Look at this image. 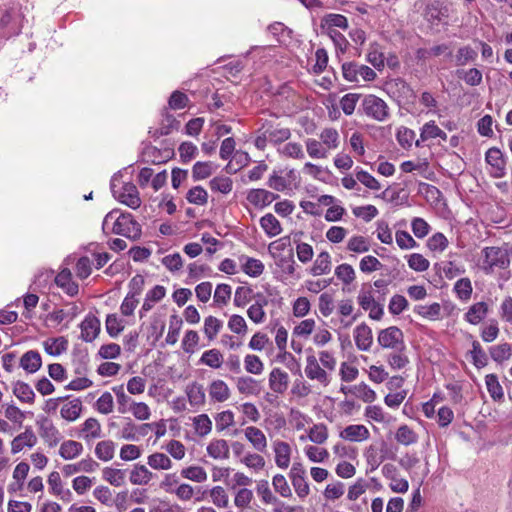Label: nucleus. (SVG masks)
<instances>
[{
    "label": "nucleus",
    "mask_w": 512,
    "mask_h": 512,
    "mask_svg": "<svg viewBox=\"0 0 512 512\" xmlns=\"http://www.w3.org/2000/svg\"><path fill=\"white\" fill-rule=\"evenodd\" d=\"M275 453V464L281 469L289 467L291 459V447L287 442L276 440L273 443Z\"/></svg>",
    "instance_id": "obj_17"
},
{
    "label": "nucleus",
    "mask_w": 512,
    "mask_h": 512,
    "mask_svg": "<svg viewBox=\"0 0 512 512\" xmlns=\"http://www.w3.org/2000/svg\"><path fill=\"white\" fill-rule=\"evenodd\" d=\"M453 290L461 301H468L473 292L471 280L467 277L457 280Z\"/></svg>",
    "instance_id": "obj_46"
},
{
    "label": "nucleus",
    "mask_w": 512,
    "mask_h": 512,
    "mask_svg": "<svg viewBox=\"0 0 512 512\" xmlns=\"http://www.w3.org/2000/svg\"><path fill=\"white\" fill-rule=\"evenodd\" d=\"M242 262V270L250 277H258L264 271V264L259 259L242 255L240 258Z\"/></svg>",
    "instance_id": "obj_28"
},
{
    "label": "nucleus",
    "mask_w": 512,
    "mask_h": 512,
    "mask_svg": "<svg viewBox=\"0 0 512 512\" xmlns=\"http://www.w3.org/2000/svg\"><path fill=\"white\" fill-rule=\"evenodd\" d=\"M321 27L326 29V32L336 30L335 27L346 30L348 28V20L344 15L330 13L322 19Z\"/></svg>",
    "instance_id": "obj_34"
},
{
    "label": "nucleus",
    "mask_w": 512,
    "mask_h": 512,
    "mask_svg": "<svg viewBox=\"0 0 512 512\" xmlns=\"http://www.w3.org/2000/svg\"><path fill=\"white\" fill-rule=\"evenodd\" d=\"M269 388L276 394H284L289 386V375L281 368H273L269 374Z\"/></svg>",
    "instance_id": "obj_10"
},
{
    "label": "nucleus",
    "mask_w": 512,
    "mask_h": 512,
    "mask_svg": "<svg viewBox=\"0 0 512 512\" xmlns=\"http://www.w3.org/2000/svg\"><path fill=\"white\" fill-rule=\"evenodd\" d=\"M440 133V128L435 124L434 121L427 122L421 129L420 139L415 141L417 147L421 146V142H425L429 139L437 138Z\"/></svg>",
    "instance_id": "obj_58"
},
{
    "label": "nucleus",
    "mask_w": 512,
    "mask_h": 512,
    "mask_svg": "<svg viewBox=\"0 0 512 512\" xmlns=\"http://www.w3.org/2000/svg\"><path fill=\"white\" fill-rule=\"evenodd\" d=\"M118 181L119 178L117 176H113L111 179L110 186L114 197L131 209L139 208L141 205V198L136 185L132 182L125 183L118 191L116 190Z\"/></svg>",
    "instance_id": "obj_3"
},
{
    "label": "nucleus",
    "mask_w": 512,
    "mask_h": 512,
    "mask_svg": "<svg viewBox=\"0 0 512 512\" xmlns=\"http://www.w3.org/2000/svg\"><path fill=\"white\" fill-rule=\"evenodd\" d=\"M199 362L211 368L218 369L223 363V355L218 349H210L202 354Z\"/></svg>",
    "instance_id": "obj_49"
},
{
    "label": "nucleus",
    "mask_w": 512,
    "mask_h": 512,
    "mask_svg": "<svg viewBox=\"0 0 512 512\" xmlns=\"http://www.w3.org/2000/svg\"><path fill=\"white\" fill-rule=\"evenodd\" d=\"M331 267L332 265L330 254L326 251H323L314 261V264L310 269V273L314 276L324 275L331 271Z\"/></svg>",
    "instance_id": "obj_30"
},
{
    "label": "nucleus",
    "mask_w": 512,
    "mask_h": 512,
    "mask_svg": "<svg viewBox=\"0 0 512 512\" xmlns=\"http://www.w3.org/2000/svg\"><path fill=\"white\" fill-rule=\"evenodd\" d=\"M82 402L76 398L64 404L60 410L61 417L67 421H75L82 412Z\"/></svg>",
    "instance_id": "obj_31"
},
{
    "label": "nucleus",
    "mask_w": 512,
    "mask_h": 512,
    "mask_svg": "<svg viewBox=\"0 0 512 512\" xmlns=\"http://www.w3.org/2000/svg\"><path fill=\"white\" fill-rule=\"evenodd\" d=\"M222 321L214 316H208L204 320V333L209 340H213L220 332Z\"/></svg>",
    "instance_id": "obj_61"
},
{
    "label": "nucleus",
    "mask_w": 512,
    "mask_h": 512,
    "mask_svg": "<svg viewBox=\"0 0 512 512\" xmlns=\"http://www.w3.org/2000/svg\"><path fill=\"white\" fill-rule=\"evenodd\" d=\"M336 277L341 280L344 284L349 285L355 280L354 268L347 263L338 265L335 268Z\"/></svg>",
    "instance_id": "obj_62"
},
{
    "label": "nucleus",
    "mask_w": 512,
    "mask_h": 512,
    "mask_svg": "<svg viewBox=\"0 0 512 512\" xmlns=\"http://www.w3.org/2000/svg\"><path fill=\"white\" fill-rule=\"evenodd\" d=\"M481 254L482 261L480 267L486 274L493 273L495 268L506 269L510 264L507 251L500 247H485L482 249Z\"/></svg>",
    "instance_id": "obj_2"
},
{
    "label": "nucleus",
    "mask_w": 512,
    "mask_h": 512,
    "mask_svg": "<svg viewBox=\"0 0 512 512\" xmlns=\"http://www.w3.org/2000/svg\"><path fill=\"white\" fill-rule=\"evenodd\" d=\"M186 199L191 204L204 206L208 203V193L202 186H194L188 190Z\"/></svg>",
    "instance_id": "obj_50"
},
{
    "label": "nucleus",
    "mask_w": 512,
    "mask_h": 512,
    "mask_svg": "<svg viewBox=\"0 0 512 512\" xmlns=\"http://www.w3.org/2000/svg\"><path fill=\"white\" fill-rule=\"evenodd\" d=\"M14 395L25 403L32 404L35 399V393L29 384L23 381H17L13 386Z\"/></svg>",
    "instance_id": "obj_42"
},
{
    "label": "nucleus",
    "mask_w": 512,
    "mask_h": 512,
    "mask_svg": "<svg viewBox=\"0 0 512 512\" xmlns=\"http://www.w3.org/2000/svg\"><path fill=\"white\" fill-rule=\"evenodd\" d=\"M395 439L399 444L409 446L418 442V435L408 425L404 424L398 427Z\"/></svg>",
    "instance_id": "obj_39"
},
{
    "label": "nucleus",
    "mask_w": 512,
    "mask_h": 512,
    "mask_svg": "<svg viewBox=\"0 0 512 512\" xmlns=\"http://www.w3.org/2000/svg\"><path fill=\"white\" fill-rule=\"evenodd\" d=\"M100 326V320L95 315L87 314L80 324L81 339L85 342H92L98 336Z\"/></svg>",
    "instance_id": "obj_9"
},
{
    "label": "nucleus",
    "mask_w": 512,
    "mask_h": 512,
    "mask_svg": "<svg viewBox=\"0 0 512 512\" xmlns=\"http://www.w3.org/2000/svg\"><path fill=\"white\" fill-rule=\"evenodd\" d=\"M19 365L27 373L32 374L37 372L42 366L40 353L36 350H29L25 352L20 358Z\"/></svg>",
    "instance_id": "obj_23"
},
{
    "label": "nucleus",
    "mask_w": 512,
    "mask_h": 512,
    "mask_svg": "<svg viewBox=\"0 0 512 512\" xmlns=\"http://www.w3.org/2000/svg\"><path fill=\"white\" fill-rule=\"evenodd\" d=\"M235 384L238 392L245 396H258L262 392L261 382L251 376H240Z\"/></svg>",
    "instance_id": "obj_11"
},
{
    "label": "nucleus",
    "mask_w": 512,
    "mask_h": 512,
    "mask_svg": "<svg viewBox=\"0 0 512 512\" xmlns=\"http://www.w3.org/2000/svg\"><path fill=\"white\" fill-rule=\"evenodd\" d=\"M188 401L192 407H202L206 402V394L202 384L194 381L185 388Z\"/></svg>",
    "instance_id": "obj_18"
},
{
    "label": "nucleus",
    "mask_w": 512,
    "mask_h": 512,
    "mask_svg": "<svg viewBox=\"0 0 512 512\" xmlns=\"http://www.w3.org/2000/svg\"><path fill=\"white\" fill-rule=\"evenodd\" d=\"M267 305V300L263 299L262 302L257 301L256 303L252 304L248 310L247 315L251 321H253L256 324L262 323L265 320V311L263 307Z\"/></svg>",
    "instance_id": "obj_59"
},
{
    "label": "nucleus",
    "mask_w": 512,
    "mask_h": 512,
    "mask_svg": "<svg viewBox=\"0 0 512 512\" xmlns=\"http://www.w3.org/2000/svg\"><path fill=\"white\" fill-rule=\"evenodd\" d=\"M280 196L273 192H270L265 189H250L247 192L246 199L247 201L253 205L255 208L263 209L266 206H269L273 201L278 199Z\"/></svg>",
    "instance_id": "obj_8"
},
{
    "label": "nucleus",
    "mask_w": 512,
    "mask_h": 512,
    "mask_svg": "<svg viewBox=\"0 0 512 512\" xmlns=\"http://www.w3.org/2000/svg\"><path fill=\"white\" fill-rule=\"evenodd\" d=\"M386 361L393 370H400L409 364L406 350L395 349L386 356Z\"/></svg>",
    "instance_id": "obj_40"
},
{
    "label": "nucleus",
    "mask_w": 512,
    "mask_h": 512,
    "mask_svg": "<svg viewBox=\"0 0 512 512\" xmlns=\"http://www.w3.org/2000/svg\"><path fill=\"white\" fill-rule=\"evenodd\" d=\"M153 476L154 474L145 465L136 464L130 472L129 480L134 485H146Z\"/></svg>",
    "instance_id": "obj_26"
},
{
    "label": "nucleus",
    "mask_w": 512,
    "mask_h": 512,
    "mask_svg": "<svg viewBox=\"0 0 512 512\" xmlns=\"http://www.w3.org/2000/svg\"><path fill=\"white\" fill-rule=\"evenodd\" d=\"M83 449L82 443L75 440H66L60 445L59 455L65 460H72L81 455Z\"/></svg>",
    "instance_id": "obj_25"
},
{
    "label": "nucleus",
    "mask_w": 512,
    "mask_h": 512,
    "mask_svg": "<svg viewBox=\"0 0 512 512\" xmlns=\"http://www.w3.org/2000/svg\"><path fill=\"white\" fill-rule=\"evenodd\" d=\"M414 311L424 318L436 320L440 317L441 305L436 302L430 305H418L415 307Z\"/></svg>",
    "instance_id": "obj_56"
},
{
    "label": "nucleus",
    "mask_w": 512,
    "mask_h": 512,
    "mask_svg": "<svg viewBox=\"0 0 512 512\" xmlns=\"http://www.w3.org/2000/svg\"><path fill=\"white\" fill-rule=\"evenodd\" d=\"M310 441L316 444H323L328 438V430L324 424L313 425L308 432Z\"/></svg>",
    "instance_id": "obj_63"
},
{
    "label": "nucleus",
    "mask_w": 512,
    "mask_h": 512,
    "mask_svg": "<svg viewBox=\"0 0 512 512\" xmlns=\"http://www.w3.org/2000/svg\"><path fill=\"white\" fill-rule=\"evenodd\" d=\"M40 435L50 447L56 446L60 441L59 430L49 421H44L41 424Z\"/></svg>",
    "instance_id": "obj_36"
},
{
    "label": "nucleus",
    "mask_w": 512,
    "mask_h": 512,
    "mask_svg": "<svg viewBox=\"0 0 512 512\" xmlns=\"http://www.w3.org/2000/svg\"><path fill=\"white\" fill-rule=\"evenodd\" d=\"M208 392L211 400L219 403L227 401L231 396L229 386L220 379L213 380L209 384Z\"/></svg>",
    "instance_id": "obj_20"
},
{
    "label": "nucleus",
    "mask_w": 512,
    "mask_h": 512,
    "mask_svg": "<svg viewBox=\"0 0 512 512\" xmlns=\"http://www.w3.org/2000/svg\"><path fill=\"white\" fill-rule=\"evenodd\" d=\"M264 124L267 133L266 136L269 137V142L274 145L283 143L291 137L289 128L273 126L271 123Z\"/></svg>",
    "instance_id": "obj_24"
},
{
    "label": "nucleus",
    "mask_w": 512,
    "mask_h": 512,
    "mask_svg": "<svg viewBox=\"0 0 512 512\" xmlns=\"http://www.w3.org/2000/svg\"><path fill=\"white\" fill-rule=\"evenodd\" d=\"M485 384L487 390L494 401H503L504 392L503 388L499 383L498 377L495 374H488L485 377Z\"/></svg>",
    "instance_id": "obj_43"
},
{
    "label": "nucleus",
    "mask_w": 512,
    "mask_h": 512,
    "mask_svg": "<svg viewBox=\"0 0 512 512\" xmlns=\"http://www.w3.org/2000/svg\"><path fill=\"white\" fill-rule=\"evenodd\" d=\"M305 373L311 380H318L320 383L327 385L329 383L328 374L322 369L314 355H310L306 359Z\"/></svg>",
    "instance_id": "obj_15"
},
{
    "label": "nucleus",
    "mask_w": 512,
    "mask_h": 512,
    "mask_svg": "<svg viewBox=\"0 0 512 512\" xmlns=\"http://www.w3.org/2000/svg\"><path fill=\"white\" fill-rule=\"evenodd\" d=\"M209 187L213 192L229 194L233 189V180L227 176H216L209 181Z\"/></svg>",
    "instance_id": "obj_45"
},
{
    "label": "nucleus",
    "mask_w": 512,
    "mask_h": 512,
    "mask_svg": "<svg viewBox=\"0 0 512 512\" xmlns=\"http://www.w3.org/2000/svg\"><path fill=\"white\" fill-rule=\"evenodd\" d=\"M179 127L180 122L173 115L166 114L160 127L155 129L154 132L150 131V133L152 134L153 137L158 138L160 136L169 135L174 130H178Z\"/></svg>",
    "instance_id": "obj_35"
},
{
    "label": "nucleus",
    "mask_w": 512,
    "mask_h": 512,
    "mask_svg": "<svg viewBox=\"0 0 512 512\" xmlns=\"http://www.w3.org/2000/svg\"><path fill=\"white\" fill-rule=\"evenodd\" d=\"M232 288L228 284H218L214 292V303L222 306L226 305L231 298Z\"/></svg>",
    "instance_id": "obj_64"
},
{
    "label": "nucleus",
    "mask_w": 512,
    "mask_h": 512,
    "mask_svg": "<svg viewBox=\"0 0 512 512\" xmlns=\"http://www.w3.org/2000/svg\"><path fill=\"white\" fill-rule=\"evenodd\" d=\"M37 443V437L31 427H26L25 431L17 435L11 442V452L17 454L25 447L31 448Z\"/></svg>",
    "instance_id": "obj_13"
},
{
    "label": "nucleus",
    "mask_w": 512,
    "mask_h": 512,
    "mask_svg": "<svg viewBox=\"0 0 512 512\" xmlns=\"http://www.w3.org/2000/svg\"><path fill=\"white\" fill-rule=\"evenodd\" d=\"M44 350L51 356H58L68 348V340L64 337L49 338L43 342Z\"/></svg>",
    "instance_id": "obj_32"
},
{
    "label": "nucleus",
    "mask_w": 512,
    "mask_h": 512,
    "mask_svg": "<svg viewBox=\"0 0 512 512\" xmlns=\"http://www.w3.org/2000/svg\"><path fill=\"white\" fill-rule=\"evenodd\" d=\"M47 482L50 488V492L53 495L58 496L65 502H70L72 500L71 491L63 487L60 474L57 471H53L49 474Z\"/></svg>",
    "instance_id": "obj_16"
},
{
    "label": "nucleus",
    "mask_w": 512,
    "mask_h": 512,
    "mask_svg": "<svg viewBox=\"0 0 512 512\" xmlns=\"http://www.w3.org/2000/svg\"><path fill=\"white\" fill-rule=\"evenodd\" d=\"M117 211L112 210L106 214L102 223L104 233L117 234L129 239H139L142 233L141 225L129 213L116 216Z\"/></svg>",
    "instance_id": "obj_1"
},
{
    "label": "nucleus",
    "mask_w": 512,
    "mask_h": 512,
    "mask_svg": "<svg viewBox=\"0 0 512 512\" xmlns=\"http://www.w3.org/2000/svg\"><path fill=\"white\" fill-rule=\"evenodd\" d=\"M106 331L111 337L118 336L124 329V321L116 314H109L106 318Z\"/></svg>",
    "instance_id": "obj_60"
},
{
    "label": "nucleus",
    "mask_w": 512,
    "mask_h": 512,
    "mask_svg": "<svg viewBox=\"0 0 512 512\" xmlns=\"http://www.w3.org/2000/svg\"><path fill=\"white\" fill-rule=\"evenodd\" d=\"M488 312V304L484 301H480L468 308L467 312L464 314V319L472 325H477L486 318Z\"/></svg>",
    "instance_id": "obj_19"
},
{
    "label": "nucleus",
    "mask_w": 512,
    "mask_h": 512,
    "mask_svg": "<svg viewBox=\"0 0 512 512\" xmlns=\"http://www.w3.org/2000/svg\"><path fill=\"white\" fill-rule=\"evenodd\" d=\"M354 340L357 348L361 351H368L373 343L371 328L366 323H361L354 329Z\"/></svg>",
    "instance_id": "obj_14"
},
{
    "label": "nucleus",
    "mask_w": 512,
    "mask_h": 512,
    "mask_svg": "<svg viewBox=\"0 0 512 512\" xmlns=\"http://www.w3.org/2000/svg\"><path fill=\"white\" fill-rule=\"evenodd\" d=\"M101 436L102 429L100 422L94 417L86 419L82 424L79 437L84 439L86 442H90L94 439L100 438Z\"/></svg>",
    "instance_id": "obj_22"
},
{
    "label": "nucleus",
    "mask_w": 512,
    "mask_h": 512,
    "mask_svg": "<svg viewBox=\"0 0 512 512\" xmlns=\"http://www.w3.org/2000/svg\"><path fill=\"white\" fill-rule=\"evenodd\" d=\"M148 465L155 470H168L172 467V461L164 453H153L148 456Z\"/></svg>",
    "instance_id": "obj_51"
},
{
    "label": "nucleus",
    "mask_w": 512,
    "mask_h": 512,
    "mask_svg": "<svg viewBox=\"0 0 512 512\" xmlns=\"http://www.w3.org/2000/svg\"><path fill=\"white\" fill-rule=\"evenodd\" d=\"M473 365L480 369L487 365L488 358L482 346L477 340L472 342V350L469 352Z\"/></svg>",
    "instance_id": "obj_52"
},
{
    "label": "nucleus",
    "mask_w": 512,
    "mask_h": 512,
    "mask_svg": "<svg viewBox=\"0 0 512 512\" xmlns=\"http://www.w3.org/2000/svg\"><path fill=\"white\" fill-rule=\"evenodd\" d=\"M195 432L203 437L209 434L212 430V421L207 414H200L193 419Z\"/></svg>",
    "instance_id": "obj_55"
},
{
    "label": "nucleus",
    "mask_w": 512,
    "mask_h": 512,
    "mask_svg": "<svg viewBox=\"0 0 512 512\" xmlns=\"http://www.w3.org/2000/svg\"><path fill=\"white\" fill-rule=\"evenodd\" d=\"M347 250L355 253H365L370 250V243L366 237L355 235L348 240Z\"/></svg>",
    "instance_id": "obj_54"
},
{
    "label": "nucleus",
    "mask_w": 512,
    "mask_h": 512,
    "mask_svg": "<svg viewBox=\"0 0 512 512\" xmlns=\"http://www.w3.org/2000/svg\"><path fill=\"white\" fill-rule=\"evenodd\" d=\"M491 358L497 363H503L508 360L512 355L511 345L509 343H502L494 345L489 348Z\"/></svg>",
    "instance_id": "obj_48"
},
{
    "label": "nucleus",
    "mask_w": 512,
    "mask_h": 512,
    "mask_svg": "<svg viewBox=\"0 0 512 512\" xmlns=\"http://www.w3.org/2000/svg\"><path fill=\"white\" fill-rule=\"evenodd\" d=\"M182 323H183V321L178 315L173 314L170 316L169 330H168V334L165 339L167 344L174 345L177 342L178 336H179V333H180V330L182 327Z\"/></svg>",
    "instance_id": "obj_53"
},
{
    "label": "nucleus",
    "mask_w": 512,
    "mask_h": 512,
    "mask_svg": "<svg viewBox=\"0 0 512 512\" xmlns=\"http://www.w3.org/2000/svg\"><path fill=\"white\" fill-rule=\"evenodd\" d=\"M126 471L105 467L103 469V479L115 487L122 486L125 483Z\"/></svg>",
    "instance_id": "obj_47"
},
{
    "label": "nucleus",
    "mask_w": 512,
    "mask_h": 512,
    "mask_svg": "<svg viewBox=\"0 0 512 512\" xmlns=\"http://www.w3.org/2000/svg\"><path fill=\"white\" fill-rule=\"evenodd\" d=\"M244 367L246 372L254 375H260L264 370L262 360L254 354H248L245 356Z\"/></svg>",
    "instance_id": "obj_57"
},
{
    "label": "nucleus",
    "mask_w": 512,
    "mask_h": 512,
    "mask_svg": "<svg viewBox=\"0 0 512 512\" xmlns=\"http://www.w3.org/2000/svg\"><path fill=\"white\" fill-rule=\"evenodd\" d=\"M342 75L346 81L359 83L373 81L376 78V72L363 64L356 62H345L342 64Z\"/></svg>",
    "instance_id": "obj_5"
},
{
    "label": "nucleus",
    "mask_w": 512,
    "mask_h": 512,
    "mask_svg": "<svg viewBox=\"0 0 512 512\" xmlns=\"http://www.w3.org/2000/svg\"><path fill=\"white\" fill-rule=\"evenodd\" d=\"M229 452V445L224 439L213 440L207 446L208 455L214 459H227Z\"/></svg>",
    "instance_id": "obj_29"
},
{
    "label": "nucleus",
    "mask_w": 512,
    "mask_h": 512,
    "mask_svg": "<svg viewBox=\"0 0 512 512\" xmlns=\"http://www.w3.org/2000/svg\"><path fill=\"white\" fill-rule=\"evenodd\" d=\"M377 342L384 349L406 350L404 334L402 330L396 326H390L380 330L378 333Z\"/></svg>",
    "instance_id": "obj_6"
},
{
    "label": "nucleus",
    "mask_w": 512,
    "mask_h": 512,
    "mask_svg": "<svg viewBox=\"0 0 512 512\" xmlns=\"http://www.w3.org/2000/svg\"><path fill=\"white\" fill-rule=\"evenodd\" d=\"M339 436L347 441L362 442L370 437V432L365 425L352 424L345 427L340 432Z\"/></svg>",
    "instance_id": "obj_12"
},
{
    "label": "nucleus",
    "mask_w": 512,
    "mask_h": 512,
    "mask_svg": "<svg viewBox=\"0 0 512 512\" xmlns=\"http://www.w3.org/2000/svg\"><path fill=\"white\" fill-rule=\"evenodd\" d=\"M305 146L308 155L313 159H326L329 156L327 148L323 146L320 140L307 138Z\"/></svg>",
    "instance_id": "obj_37"
},
{
    "label": "nucleus",
    "mask_w": 512,
    "mask_h": 512,
    "mask_svg": "<svg viewBox=\"0 0 512 512\" xmlns=\"http://www.w3.org/2000/svg\"><path fill=\"white\" fill-rule=\"evenodd\" d=\"M115 447V443L111 440L100 441L95 446V455L99 460L108 462L114 457Z\"/></svg>",
    "instance_id": "obj_38"
},
{
    "label": "nucleus",
    "mask_w": 512,
    "mask_h": 512,
    "mask_svg": "<svg viewBox=\"0 0 512 512\" xmlns=\"http://www.w3.org/2000/svg\"><path fill=\"white\" fill-rule=\"evenodd\" d=\"M362 112L369 118L379 122L386 121L389 116V107L386 102L375 95H366L361 103Z\"/></svg>",
    "instance_id": "obj_4"
},
{
    "label": "nucleus",
    "mask_w": 512,
    "mask_h": 512,
    "mask_svg": "<svg viewBox=\"0 0 512 512\" xmlns=\"http://www.w3.org/2000/svg\"><path fill=\"white\" fill-rule=\"evenodd\" d=\"M260 226L269 237H275L282 232V227L278 219L271 213L261 217Z\"/></svg>",
    "instance_id": "obj_33"
},
{
    "label": "nucleus",
    "mask_w": 512,
    "mask_h": 512,
    "mask_svg": "<svg viewBox=\"0 0 512 512\" xmlns=\"http://www.w3.org/2000/svg\"><path fill=\"white\" fill-rule=\"evenodd\" d=\"M349 392L366 403H371L377 398L376 392L364 382L350 387Z\"/></svg>",
    "instance_id": "obj_41"
},
{
    "label": "nucleus",
    "mask_w": 512,
    "mask_h": 512,
    "mask_svg": "<svg viewBox=\"0 0 512 512\" xmlns=\"http://www.w3.org/2000/svg\"><path fill=\"white\" fill-rule=\"evenodd\" d=\"M214 165L210 161L196 162L192 167V178L194 181L207 179L214 172Z\"/></svg>",
    "instance_id": "obj_44"
},
{
    "label": "nucleus",
    "mask_w": 512,
    "mask_h": 512,
    "mask_svg": "<svg viewBox=\"0 0 512 512\" xmlns=\"http://www.w3.org/2000/svg\"><path fill=\"white\" fill-rule=\"evenodd\" d=\"M245 438L251 443L255 450L265 452L267 450V439L261 429L249 426L244 430Z\"/></svg>",
    "instance_id": "obj_21"
},
{
    "label": "nucleus",
    "mask_w": 512,
    "mask_h": 512,
    "mask_svg": "<svg viewBox=\"0 0 512 512\" xmlns=\"http://www.w3.org/2000/svg\"><path fill=\"white\" fill-rule=\"evenodd\" d=\"M485 160L490 166V174L494 178H501L505 176V160L500 149L492 147L487 150Z\"/></svg>",
    "instance_id": "obj_7"
},
{
    "label": "nucleus",
    "mask_w": 512,
    "mask_h": 512,
    "mask_svg": "<svg viewBox=\"0 0 512 512\" xmlns=\"http://www.w3.org/2000/svg\"><path fill=\"white\" fill-rule=\"evenodd\" d=\"M319 140L327 148L328 153L330 150H336L340 145L339 132L332 127L324 128L319 134Z\"/></svg>",
    "instance_id": "obj_27"
}]
</instances>
